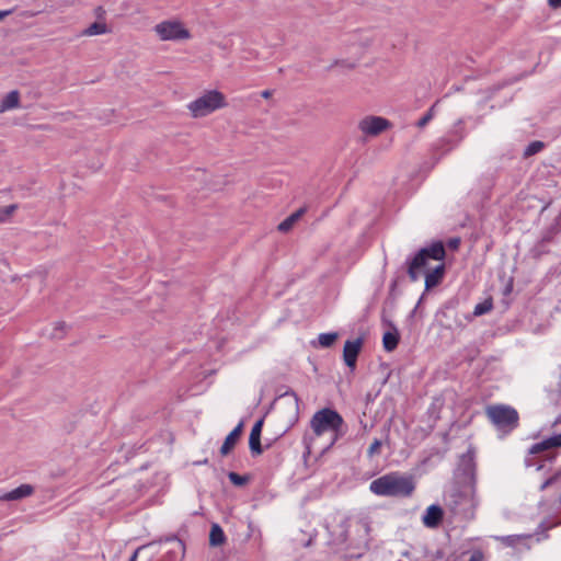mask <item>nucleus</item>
<instances>
[{"mask_svg":"<svg viewBox=\"0 0 561 561\" xmlns=\"http://www.w3.org/2000/svg\"><path fill=\"white\" fill-rule=\"evenodd\" d=\"M415 489L413 479L399 472L383 474L369 485V490L379 496L408 497Z\"/></svg>","mask_w":561,"mask_h":561,"instance_id":"1","label":"nucleus"},{"mask_svg":"<svg viewBox=\"0 0 561 561\" xmlns=\"http://www.w3.org/2000/svg\"><path fill=\"white\" fill-rule=\"evenodd\" d=\"M446 255L443 242H433L430 247L421 249L408 263V276L411 282H416L428 270L431 260L442 262Z\"/></svg>","mask_w":561,"mask_h":561,"instance_id":"2","label":"nucleus"},{"mask_svg":"<svg viewBox=\"0 0 561 561\" xmlns=\"http://www.w3.org/2000/svg\"><path fill=\"white\" fill-rule=\"evenodd\" d=\"M343 424L344 420L342 415L330 408H323L317 411L310 420V427L317 437H320L325 433H332L333 438L331 445H333L341 436Z\"/></svg>","mask_w":561,"mask_h":561,"instance_id":"3","label":"nucleus"},{"mask_svg":"<svg viewBox=\"0 0 561 561\" xmlns=\"http://www.w3.org/2000/svg\"><path fill=\"white\" fill-rule=\"evenodd\" d=\"M228 105L226 95L219 90H205L199 96L191 101L186 107L191 117H206Z\"/></svg>","mask_w":561,"mask_h":561,"instance_id":"4","label":"nucleus"},{"mask_svg":"<svg viewBox=\"0 0 561 561\" xmlns=\"http://www.w3.org/2000/svg\"><path fill=\"white\" fill-rule=\"evenodd\" d=\"M485 415L494 426L505 432H512L519 423L518 412L514 408L505 404L486 407Z\"/></svg>","mask_w":561,"mask_h":561,"instance_id":"5","label":"nucleus"},{"mask_svg":"<svg viewBox=\"0 0 561 561\" xmlns=\"http://www.w3.org/2000/svg\"><path fill=\"white\" fill-rule=\"evenodd\" d=\"M153 31L160 41H186L191 38V32L178 19L162 21L156 24Z\"/></svg>","mask_w":561,"mask_h":561,"instance_id":"6","label":"nucleus"},{"mask_svg":"<svg viewBox=\"0 0 561 561\" xmlns=\"http://www.w3.org/2000/svg\"><path fill=\"white\" fill-rule=\"evenodd\" d=\"M391 127V123L381 116H366L358 123L359 130L366 136H378Z\"/></svg>","mask_w":561,"mask_h":561,"instance_id":"7","label":"nucleus"},{"mask_svg":"<svg viewBox=\"0 0 561 561\" xmlns=\"http://www.w3.org/2000/svg\"><path fill=\"white\" fill-rule=\"evenodd\" d=\"M363 339L347 340L343 347V360L350 368H355L358 354L363 347Z\"/></svg>","mask_w":561,"mask_h":561,"instance_id":"8","label":"nucleus"},{"mask_svg":"<svg viewBox=\"0 0 561 561\" xmlns=\"http://www.w3.org/2000/svg\"><path fill=\"white\" fill-rule=\"evenodd\" d=\"M34 493V488L30 484H21L20 486L0 494V501L9 502V501H18L27 496H31Z\"/></svg>","mask_w":561,"mask_h":561,"instance_id":"9","label":"nucleus"},{"mask_svg":"<svg viewBox=\"0 0 561 561\" xmlns=\"http://www.w3.org/2000/svg\"><path fill=\"white\" fill-rule=\"evenodd\" d=\"M263 427V420H259L252 427L249 437V447L252 455H261L263 448L261 445V433Z\"/></svg>","mask_w":561,"mask_h":561,"instance_id":"10","label":"nucleus"},{"mask_svg":"<svg viewBox=\"0 0 561 561\" xmlns=\"http://www.w3.org/2000/svg\"><path fill=\"white\" fill-rule=\"evenodd\" d=\"M243 424L239 423L225 438L224 444L220 447V454L227 456L236 447L238 440L242 434Z\"/></svg>","mask_w":561,"mask_h":561,"instance_id":"11","label":"nucleus"},{"mask_svg":"<svg viewBox=\"0 0 561 561\" xmlns=\"http://www.w3.org/2000/svg\"><path fill=\"white\" fill-rule=\"evenodd\" d=\"M444 512L438 505H431L423 516V524L428 528L437 527L443 520Z\"/></svg>","mask_w":561,"mask_h":561,"instance_id":"12","label":"nucleus"},{"mask_svg":"<svg viewBox=\"0 0 561 561\" xmlns=\"http://www.w3.org/2000/svg\"><path fill=\"white\" fill-rule=\"evenodd\" d=\"M445 275V265L439 263L433 270L427 271L423 276L425 277V288L431 289L436 287L443 280Z\"/></svg>","mask_w":561,"mask_h":561,"instance_id":"13","label":"nucleus"},{"mask_svg":"<svg viewBox=\"0 0 561 561\" xmlns=\"http://www.w3.org/2000/svg\"><path fill=\"white\" fill-rule=\"evenodd\" d=\"M306 211H307L306 207H300L295 213H293L290 216H288L285 220H283L277 226V230L282 233H287L288 231H290L294 228V226L305 215Z\"/></svg>","mask_w":561,"mask_h":561,"instance_id":"14","label":"nucleus"},{"mask_svg":"<svg viewBox=\"0 0 561 561\" xmlns=\"http://www.w3.org/2000/svg\"><path fill=\"white\" fill-rule=\"evenodd\" d=\"M20 106V93L16 90L9 92L0 103V113L18 108Z\"/></svg>","mask_w":561,"mask_h":561,"instance_id":"15","label":"nucleus"},{"mask_svg":"<svg viewBox=\"0 0 561 561\" xmlns=\"http://www.w3.org/2000/svg\"><path fill=\"white\" fill-rule=\"evenodd\" d=\"M226 540V536L221 527L214 524L209 533V543L214 547L221 546Z\"/></svg>","mask_w":561,"mask_h":561,"instance_id":"16","label":"nucleus"},{"mask_svg":"<svg viewBox=\"0 0 561 561\" xmlns=\"http://www.w3.org/2000/svg\"><path fill=\"white\" fill-rule=\"evenodd\" d=\"M108 32H110V30H108L106 23L98 21V22L92 23L89 27H87L82 32V35H84V36H95V35L106 34Z\"/></svg>","mask_w":561,"mask_h":561,"instance_id":"17","label":"nucleus"},{"mask_svg":"<svg viewBox=\"0 0 561 561\" xmlns=\"http://www.w3.org/2000/svg\"><path fill=\"white\" fill-rule=\"evenodd\" d=\"M399 343V336L397 333L386 332L382 337V344L386 351H393Z\"/></svg>","mask_w":561,"mask_h":561,"instance_id":"18","label":"nucleus"},{"mask_svg":"<svg viewBox=\"0 0 561 561\" xmlns=\"http://www.w3.org/2000/svg\"><path fill=\"white\" fill-rule=\"evenodd\" d=\"M337 337H339L337 333L330 332V333H321L319 335L318 340H319V344L322 347H330L335 343Z\"/></svg>","mask_w":561,"mask_h":561,"instance_id":"19","label":"nucleus"},{"mask_svg":"<svg viewBox=\"0 0 561 561\" xmlns=\"http://www.w3.org/2000/svg\"><path fill=\"white\" fill-rule=\"evenodd\" d=\"M522 539H523V536H520V535H510V536H497V537H495V540L500 541L501 543H503V545H505L507 547L516 546Z\"/></svg>","mask_w":561,"mask_h":561,"instance_id":"20","label":"nucleus"},{"mask_svg":"<svg viewBox=\"0 0 561 561\" xmlns=\"http://www.w3.org/2000/svg\"><path fill=\"white\" fill-rule=\"evenodd\" d=\"M551 448L552 447L549 443V438H547V439H543L542 442L534 444L529 449V454L537 455V454H540V453L551 449Z\"/></svg>","mask_w":561,"mask_h":561,"instance_id":"21","label":"nucleus"},{"mask_svg":"<svg viewBox=\"0 0 561 561\" xmlns=\"http://www.w3.org/2000/svg\"><path fill=\"white\" fill-rule=\"evenodd\" d=\"M228 478H229L230 482L237 486H242L249 481L248 477L240 476L236 472H230L228 474Z\"/></svg>","mask_w":561,"mask_h":561,"instance_id":"22","label":"nucleus"},{"mask_svg":"<svg viewBox=\"0 0 561 561\" xmlns=\"http://www.w3.org/2000/svg\"><path fill=\"white\" fill-rule=\"evenodd\" d=\"M434 117V107L432 106L416 123L419 128L425 127Z\"/></svg>","mask_w":561,"mask_h":561,"instance_id":"23","label":"nucleus"},{"mask_svg":"<svg viewBox=\"0 0 561 561\" xmlns=\"http://www.w3.org/2000/svg\"><path fill=\"white\" fill-rule=\"evenodd\" d=\"M381 440L380 439H374V442L370 444V446L367 449V456L369 458H373L374 456L378 455L380 453L381 448Z\"/></svg>","mask_w":561,"mask_h":561,"instance_id":"24","label":"nucleus"},{"mask_svg":"<svg viewBox=\"0 0 561 561\" xmlns=\"http://www.w3.org/2000/svg\"><path fill=\"white\" fill-rule=\"evenodd\" d=\"M543 148V144L541 141H533L528 145L525 150V156L529 157L537 152H539Z\"/></svg>","mask_w":561,"mask_h":561,"instance_id":"25","label":"nucleus"},{"mask_svg":"<svg viewBox=\"0 0 561 561\" xmlns=\"http://www.w3.org/2000/svg\"><path fill=\"white\" fill-rule=\"evenodd\" d=\"M492 308V304L491 302H488V301H484L482 304H478L476 307H474V314L476 316H481V314H484L486 312H489Z\"/></svg>","mask_w":561,"mask_h":561,"instance_id":"26","label":"nucleus"},{"mask_svg":"<svg viewBox=\"0 0 561 561\" xmlns=\"http://www.w3.org/2000/svg\"><path fill=\"white\" fill-rule=\"evenodd\" d=\"M548 438L552 448L561 447V433Z\"/></svg>","mask_w":561,"mask_h":561,"instance_id":"27","label":"nucleus"},{"mask_svg":"<svg viewBox=\"0 0 561 561\" xmlns=\"http://www.w3.org/2000/svg\"><path fill=\"white\" fill-rule=\"evenodd\" d=\"M468 561H484V553L481 550H476Z\"/></svg>","mask_w":561,"mask_h":561,"instance_id":"28","label":"nucleus"},{"mask_svg":"<svg viewBox=\"0 0 561 561\" xmlns=\"http://www.w3.org/2000/svg\"><path fill=\"white\" fill-rule=\"evenodd\" d=\"M15 209H16V205H9V206H5L4 208H2L0 210V213L2 215H4L5 217H9L14 213Z\"/></svg>","mask_w":561,"mask_h":561,"instance_id":"29","label":"nucleus"},{"mask_svg":"<svg viewBox=\"0 0 561 561\" xmlns=\"http://www.w3.org/2000/svg\"><path fill=\"white\" fill-rule=\"evenodd\" d=\"M559 474H554L552 477H550L549 479H547L542 484H541V490H545L547 489L548 486H550L551 484H553L557 479H558Z\"/></svg>","mask_w":561,"mask_h":561,"instance_id":"30","label":"nucleus"},{"mask_svg":"<svg viewBox=\"0 0 561 561\" xmlns=\"http://www.w3.org/2000/svg\"><path fill=\"white\" fill-rule=\"evenodd\" d=\"M104 14H105V10H104L102 7H98V8L95 9V15H96L99 19L103 18V15H104Z\"/></svg>","mask_w":561,"mask_h":561,"instance_id":"31","label":"nucleus"},{"mask_svg":"<svg viewBox=\"0 0 561 561\" xmlns=\"http://www.w3.org/2000/svg\"><path fill=\"white\" fill-rule=\"evenodd\" d=\"M548 3L552 8H559L561 7V0H548Z\"/></svg>","mask_w":561,"mask_h":561,"instance_id":"32","label":"nucleus"},{"mask_svg":"<svg viewBox=\"0 0 561 561\" xmlns=\"http://www.w3.org/2000/svg\"><path fill=\"white\" fill-rule=\"evenodd\" d=\"M261 95H262L264 99H268V98H271V95H272V91H270V90H264V91L261 93Z\"/></svg>","mask_w":561,"mask_h":561,"instance_id":"33","label":"nucleus"},{"mask_svg":"<svg viewBox=\"0 0 561 561\" xmlns=\"http://www.w3.org/2000/svg\"><path fill=\"white\" fill-rule=\"evenodd\" d=\"M139 550H140V548H139V549H137V550L133 553V556L130 557L129 561H136V560H137V557H138V552H139Z\"/></svg>","mask_w":561,"mask_h":561,"instance_id":"34","label":"nucleus"},{"mask_svg":"<svg viewBox=\"0 0 561 561\" xmlns=\"http://www.w3.org/2000/svg\"><path fill=\"white\" fill-rule=\"evenodd\" d=\"M11 13V11H0V21L5 18L7 15H9Z\"/></svg>","mask_w":561,"mask_h":561,"instance_id":"35","label":"nucleus"},{"mask_svg":"<svg viewBox=\"0 0 561 561\" xmlns=\"http://www.w3.org/2000/svg\"><path fill=\"white\" fill-rule=\"evenodd\" d=\"M458 244H459V240H458V239H455V240H453V241L450 242V245H451L453 248H457V247H458Z\"/></svg>","mask_w":561,"mask_h":561,"instance_id":"36","label":"nucleus"},{"mask_svg":"<svg viewBox=\"0 0 561 561\" xmlns=\"http://www.w3.org/2000/svg\"><path fill=\"white\" fill-rule=\"evenodd\" d=\"M559 423H561V415L559 417L556 419V421L553 422V426L558 425Z\"/></svg>","mask_w":561,"mask_h":561,"instance_id":"37","label":"nucleus"}]
</instances>
